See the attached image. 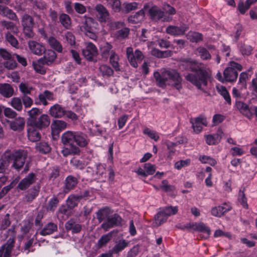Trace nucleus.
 <instances>
[{
    "label": "nucleus",
    "instance_id": "nucleus-13",
    "mask_svg": "<svg viewBox=\"0 0 257 257\" xmlns=\"http://www.w3.org/2000/svg\"><path fill=\"white\" fill-rule=\"evenodd\" d=\"M188 29V26L185 24H183L180 27L169 25L166 28V32L172 36H180L185 34Z\"/></svg>",
    "mask_w": 257,
    "mask_h": 257
},
{
    "label": "nucleus",
    "instance_id": "nucleus-23",
    "mask_svg": "<svg viewBox=\"0 0 257 257\" xmlns=\"http://www.w3.org/2000/svg\"><path fill=\"white\" fill-rule=\"evenodd\" d=\"M236 106L244 115L247 118L251 119L252 116V113L251 111V108H249L248 105L242 101H237L236 102Z\"/></svg>",
    "mask_w": 257,
    "mask_h": 257
},
{
    "label": "nucleus",
    "instance_id": "nucleus-10",
    "mask_svg": "<svg viewBox=\"0 0 257 257\" xmlns=\"http://www.w3.org/2000/svg\"><path fill=\"white\" fill-rule=\"evenodd\" d=\"M94 10L96 12V17L100 23H106L109 21L110 14L107 9L101 4L96 5Z\"/></svg>",
    "mask_w": 257,
    "mask_h": 257
},
{
    "label": "nucleus",
    "instance_id": "nucleus-45",
    "mask_svg": "<svg viewBox=\"0 0 257 257\" xmlns=\"http://www.w3.org/2000/svg\"><path fill=\"white\" fill-rule=\"evenodd\" d=\"M39 192V187L34 186L33 188L29 190L25 196V199L27 202H31L38 195Z\"/></svg>",
    "mask_w": 257,
    "mask_h": 257
},
{
    "label": "nucleus",
    "instance_id": "nucleus-29",
    "mask_svg": "<svg viewBox=\"0 0 257 257\" xmlns=\"http://www.w3.org/2000/svg\"><path fill=\"white\" fill-rule=\"evenodd\" d=\"M57 230V225L54 223L49 222L40 231L39 233L43 236L50 235Z\"/></svg>",
    "mask_w": 257,
    "mask_h": 257
},
{
    "label": "nucleus",
    "instance_id": "nucleus-57",
    "mask_svg": "<svg viewBox=\"0 0 257 257\" xmlns=\"http://www.w3.org/2000/svg\"><path fill=\"white\" fill-rule=\"evenodd\" d=\"M126 55L128 59V60L130 63V64L134 67L137 68L138 66V65L134 61V53L133 52V49L132 47H127L126 48Z\"/></svg>",
    "mask_w": 257,
    "mask_h": 257
},
{
    "label": "nucleus",
    "instance_id": "nucleus-61",
    "mask_svg": "<svg viewBox=\"0 0 257 257\" xmlns=\"http://www.w3.org/2000/svg\"><path fill=\"white\" fill-rule=\"evenodd\" d=\"M6 40L14 47L18 48L19 43L17 39L10 32L6 34Z\"/></svg>",
    "mask_w": 257,
    "mask_h": 257
},
{
    "label": "nucleus",
    "instance_id": "nucleus-59",
    "mask_svg": "<svg viewBox=\"0 0 257 257\" xmlns=\"http://www.w3.org/2000/svg\"><path fill=\"white\" fill-rule=\"evenodd\" d=\"M2 25L7 30H11L14 34H17L19 32L18 28L12 22L4 21L2 22Z\"/></svg>",
    "mask_w": 257,
    "mask_h": 257
},
{
    "label": "nucleus",
    "instance_id": "nucleus-56",
    "mask_svg": "<svg viewBox=\"0 0 257 257\" xmlns=\"http://www.w3.org/2000/svg\"><path fill=\"white\" fill-rule=\"evenodd\" d=\"M12 106L18 111H21L23 108L22 99L20 97H15L11 101Z\"/></svg>",
    "mask_w": 257,
    "mask_h": 257
},
{
    "label": "nucleus",
    "instance_id": "nucleus-11",
    "mask_svg": "<svg viewBox=\"0 0 257 257\" xmlns=\"http://www.w3.org/2000/svg\"><path fill=\"white\" fill-rule=\"evenodd\" d=\"M84 57L90 61H96L98 51L95 46L92 43H87L86 47L82 51Z\"/></svg>",
    "mask_w": 257,
    "mask_h": 257
},
{
    "label": "nucleus",
    "instance_id": "nucleus-39",
    "mask_svg": "<svg viewBox=\"0 0 257 257\" xmlns=\"http://www.w3.org/2000/svg\"><path fill=\"white\" fill-rule=\"evenodd\" d=\"M196 54L203 60H210L211 55L210 52L206 48L203 47H198L195 51Z\"/></svg>",
    "mask_w": 257,
    "mask_h": 257
},
{
    "label": "nucleus",
    "instance_id": "nucleus-48",
    "mask_svg": "<svg viewBox=\"0 0 257 257\" xmlns=\"http://www.w3.org/2000/svg\"><path fill=\"white\" fill-rule=\"evenodd\" d=\"M99 70L104 77H109L113 75V70L109 66L101 65L99 67Z\"/></svg>",
    "mask_w": 257,
    "mask_h": 257
},
{
    "label": "nucleus",
    "instance_id": "nucleus-64",
    "mask_svg": "<svg viewBox=\"0 0 257 257\" xmlns=\"http://www.w3.org/2000/svg\"><path fill=\"white\" fill-rule=\"evenodd\" d=\"M144 134L148 135L151 139L155 141H157L159 139V136L158 134L154 131L151 130L148 127L144 130Z\"/></svg>",
    "mask_w": 257,
    "mask_h": 257
},
{
    "label": "nucleus",
    "instance_id": "nucleus-35",
    "mask_svg": "<svg viewBox=\"0 0 257 257\" xmlns=\"http://www.w3.org/2000/svg\"><path fill=\"white\" fill-rule=\"evenodd\" d=\"M129 244L128 241L125 239H120L116 242L115 244L111 249L112 252L115 254L118 253L123 250Z\"/></svg>",
    "mask_w": 257,
    "mask_h": 257
},
{
    "label": "nucleus",
    "instance_id": "nucleus-1",
    "mask_svg": "<svg viewBox=\"0 0 257 257\" xmlns=\"http://www.w3.org/2000/svg\"><path fill=\"white\" fill-rule=\"evenodd\" d=\"M180 69L190 70L191 72L184 75L185 79L192 84L206 93L205 87L207 85L209 74L203 68L202 64L191 59H182L179 64Z\"/></svg>",
    "mask_w": 257,
    "mask_h": 257
},
{
    "label": "nucleus",
    "instance_id": "nucleus-12",
    "mask_svg": "<svg viewBox=\"0 0 257 257\" xmlns=\"http://www.w3.org/2000/svg\"><path fill=\"white\" fill-rule=\"evenodd\" d=\"M121 220L122 219L120 216L114 214L109 216L107 221L103 223L101 225V228L106 231L110 228L120 225Z\"/></svg>",
    "mask_w": 257,
    "mask_h": 257
},
{
    "label": "nucleus",
    "instance_id": "nucleus-22",
    "mask_svg": "<svg viewBox=\"0 0 257 257\" xmlns=\"http://www.w3.org/2000/svg\"><path fill=\"white\" fill-rule=\"evenodd\" d=\"M29 128H28V137L30 141L33 142L38 141L41 139V135L37 131L38 128L32 126V125H28Z\"/></svg>",
    "mask_w": 257,
    "mask_h": 257
},
{
    "label": "nucleus",
    "instance_id": "nucleus-7",
    "mask_svg": "<svg viewBox=\"0 0 257 257\" xmlns=\"http://www.w3.org/2000/svg\"><path fill=\"white\" fill-rule=\"evenodd\" d=\"M8 235L10 236L9 239L8 240L7 243L3 245L0 249L2 250L3 254L4 257H10L12 249L14 246L15 242V239L16 235V231L15 230V227L12 225L8 230Z\"/></svg>",
    "mask_w": 257,
    "mask_h": 257
},
{
    "label": "nucleus",
    "instance_id": "nucleus-40",
    "mask_svg": "<svg viewBox=\"0 0 257 257\" xmlns=\"http://www.w3.org/2000/svg\"><path fill=\"white\" fill-rule=\"evenodd\" d=\"M112 46L108 43H105L100 48V53L102 58L105 60L107 59L109 56L111 55V51H114L112 50Z\"/></svg>",
    "mask_w": 257,
    "mask_h": 257
},
{
    "label": "nucleus",
    "instance_id": "nucleus-30",
    "mask_svg": "<svg viewBox=\"0 0 257 257\" xmlns=\"http://www.w3.org/2000/svg\"><path fill=\"white\" fill-rule=\"evenodd\" d=\"M28 113L29 116L28 120V124L32 125L41 115L42 111L38 108L34 107L29 110Z\"/></svg>",
    "mask_w": 257,
    "mask_h": 257
},
{
    "label": "nucleus",
    "instance_id": "nucleus-34",
    "mask_svg": "<svg viewBox=\"0 0 257 257\" xmlns=\"http://www.w3.org/2000/svg\"><path fill=\"white\" fill-rule=\"evenodd\" d=\"M80 152L79 148L74 145L69 146V147H64L61 151V153L65 157L70 155H78Z\"/></svg>",
    "mask_w": 257,
    "mask_h": 257
},
{
    "label": "nucleus",
    "instance_id": "nucleus-54",
    "mask_svg": "<svg viewBox=\"0 0 257 257\" xmlns=\"http://www.w3.org/2000/svg\"><path fill=\"white\" fill-rule=\"evenodd\" d=\"M217 88L218 92L220 94V95L223 96L224 99L229 104H230L231 102L230 96L225 87L219 86H217Z\"/></svg>",
    "mask_w": 257,
    "mask_h": 257
},
{
    "label": "nucleus",
    "instance_id": "nucleus-49",
    "mask_svg": "<svg viewBox=\"0 0 257 257\" xmlns=\"http://www.w3.org/2000/svg\"><path fill=\"white\" fill-rule=\"evenodd\" d=\"M119 57L114 51H111L109 61L115 71L120 70L119 65L118 64Z\"/></svg>",
    "mask_w": 257,
    "mask_h": 257
},
{
    "label": "nucleus",
    "instance_id": "nucleus-38",
    "mask_svg": "<svg viewBox=\"0 0 257 257\" xmlns=\"http://www.w3.org/2000/svg\"><path fill=\"white\" fill-rule=\"evenodd\" d=\"M110 209L108 207H105L99 209L96 213V218L99 222H101L105 219H108L110 214Z\"/></svg>",
    "mask_w": 257,
    "mask_h": 257
},
{
    "label": "nucleus",
    "instance_id": "nucleus-51",
    "mask_svg": "<svg viewBox=\"0 0 257 257\" xmlns=\"http://www.w3.org/2000/svg\"><path fill=\"white\" fill-rule=\"evenodd\" d=\"M80 201L77 195H71L67 199V204L70 208L72 209L76 206Z\"/></svg>",
    "mask_w": 257,
    "mask_h": 257
},
{
    "label": "nucleus",
    "instance_id": "nucleus-15",
    "mask_svg": "<svg viewBox=\"0 0 257 257\" xmlns=\"http://www.w3.org/2000/svg\"><path fill=\"white\" fill-rule=\"evenodd\" d=\"M28 44L30 51L35 55L40 56L45 51V47L37 41L31 40L28 42Z\"/></svg>",
    "mask_w": 257,
    "mask_h": 257
},
{
    "label": "nucleus",
    "instance_id": "nucleus-21",
    "mask_svg": "<svg viewBox=\"0 0 257 257\" xmlns=\"http://www.w3.org/2000/svg\"><path fill=\"white\" fill-rule=\"evenodd\" d=\"M81 23V29L85 32L92 31V27L95 24V22L92 18L86 16L82 18Z\"/></svg>",
    "mask_w": 257,
    "mask_h": 257
},
{
    "label": "nucleus",
    "instance_id": "nucleus-14",
    "mask_svg": "<svg viewBox=\"0 0 257 257\" xmlns=\"http://www.w3.org/2000/svg\"><path fill=\"white\" fill-rule=\"evenodd\" d=\"M36 179L37 178L35 174L33 173H30L25 178L21 180L18 185V188L21 190H25L33 184Z\"/></svg>",
    "mask_w": 257,
    "mask_h": 257
},
{
    "label": "nucleus",
    "instance_id": "nucleus-26",
    "mask_svg": "<svg viewBox=\"0 0 257 257\" xmlns=\"http://www.w3.org/2000/svg\"><path fill=\"white\" fill-rule=\"evenodd\" d=\"M66 110L61 105L56 104L50 109V114L54 117H62L65 115Z\"/></svg>",
    "mask_w": 257,
    "mask_h": 257
},
{
    "label": "nucleus",
    "instance_id": "nucleus-32",
    "mask_svg": "<svg viewBox=\"0 0 257 257\" xmlns=\"http://www.w3.org/2000/svg\"><path fill=\"white\" fill-rule=\"evenodd\" d=\"M257 0H246L245 3L242 0H240L237 6V8L241 14H244L250 7L255 3Z\"/></svg>",
    "mask_w": 257,
    "mask_h": 257
},
{
    "label": "nucleus",
    "instance_id": "nucleus-44",
    "mask_svg": "<svg viewBox=\"0 0 257 257\" xmlns=\"http://www.w3.org/2000/svg\"><path fill=\"white\" fill-rule=\"evenodd\" d=\"M167 219L168 217L163 213V211L161 210L155 216V221L153 222V225L154 227H158L165 222Z\"/></svg>",
    "mask_w": 257,
    "mask_h": 257
},
{
    "label": "nucleus",
    "instance_id": "nucleus-8",
    "mask_svg": "<svg viewBox=\"0 0 257 257\" xmlns=\"http://www.w3.org/2000/svg\"><path fill=\"white\" fill-rule=\"evenodd\" d=\"M150 18L154 21L162 20L163 22H170L172 20V17L165 15V13L157 6L151 7L149 10Z\"/></svg>",
    "mask_w": 257,
    "mask_h": 257
},
{
    "label": "nucleus",
    "instance_id": "nucleus-41",
    "mask_svg": "<svg viewBox=\"0 0 257 257\" xmlns=\"http://www.w3.org/2000/svg\"><path fill=\"white\" fill-rule=\"evenodd\" d=\"M24 119L22 117H19L15 120L11 122L10 127L15 131H20L22 130L24 128Z\"/></svg>",
    "mask_w": 257,
    "mask_h": 257
},
{
    "label": "nucleus",
    "instance_id": "nucleus-20",
    "mask_svg": "<svg viewBox=\"0 0 257 257\" xmlns=\"http://www.w3.org/2000/svg\"><path fill=\"white\" fill-rule=\"evenodd\" d=\"M75 134V132L67 131L65 132L61 137L62 143L65 145H74Z\"/></svg>",
    "mask_w": 257,
    "mask_h": 257
},
{
    "label": "nucleus",
    "instance_id": "nucleus-17",
    "mask_svg": "<svg viewBox=\"0 0 257 257\" xmlns=\"http://www.w3.org/2000/svg\"><path fill=\"white\" fill-rule=\"evenodd\" d=\"M50 123V119L47 114H41L32 124V126L39 129L48 127Z\"/></svg>",
    "mask_w": 257,
    "mask_h": 257
},
{
    "label": "nucleus",
    "instance_id": "nucleus-43",
    "mask_svg": "<svg viewBox=\"0 0 257 257\" xmlns=\"http://www.w3.org/2000/svg\"><path fill=\"white\" fill-rule=\"evenodd\" d=\"M53 93L48 90H45L43 93L39 94V103H42L43 105H46L48 103L46 99L51 100H53Z\"/></svg>",
    "mask_w": 257,
    "mask_h": 257
},
{
    "label": "nucleus",
    "instance_id": "nucleus-6",
    "mask_svg": "<svg viewBox=\"0 0 257 257\" xmlns=\"http://www.w3.org/2000/svg\"><path fill=\"white\" fill-rule=\"evenodd\" d=\"M242 66L241 65L231 62L230 66L226 68L223 72L224 78L225 81L232 82L235 81L238 76V71H241Z\"/></svg>",
    "mask_w": 257,
    "mask_h": 257
},
{
    "label": "nucleus",
    "instance_id": "nucleus-9",
    "mask_svg": "<svg viewBox=\"0 0 257 257\" xmlns=\"http://www.w3.org/2000/svg\"><path fill=\"white\" fill-rule=\"evenodd\" d=\"M177 227L182 230L188 229L189 230L198 231L207 233V234H209L210 233L209 228L202 222L198 223L194 222L188 223L186 224L178 225Z\"/></svg>",
    "mask_w": 257,
    "mask_h": 257
},
{
    "label": "nucleus",
    "instance_id": "nucleus-31",
    "mask_svg": "<svg viewBox=\"0 0 257 257\" xmlns=\"http://www.w3.org/2000/svg\"><path fill=\"white\" fill-rule=\"evenodd\" d=\"M230 208L229 206L225 204L224 206H218L213 207L211 209V214L216 217H221L225 212L230 210Z\"/></svg>",
    "mask_w": 257,
    "mask_h": 257
},
{
    "label": "nucleus",
    "instance_id": "nucleus-33",
    "mask_svg": "<svg viewBox=\"0 0 257 257\" xmlns=\"http://www.w3.org/2000/svg\"><path fill=\"white\" fill-rule=\"evenodd\" d=\"M45 54L42 59L44 63L46 65H50L56 58V54L54 51L48 50L45 51Z\"/></svg>",
    "mask_w": 257,
    "mask_h": 257
},
{
    "label": "nucleus",
    "instance_id": "nucleus-46",
    "mask_svg": "<svg viewBox=\"0 0 257 257\" xmlns=\"http://www.w3.org/2000/svg\"><path fill=\"white\" fill-rule=\"evenodd\" d=\"M59 22L66 29H70L71 24V21L70 17L66 14H61L59 17Z\"/></svg>",
    "mask_w": 257,
    "mask_h": 257
},
{
    "label": "nucleus",
    "instance_id": "nucleus-63",
    "mask_svg": "<svg viewBox=\"0 0 257 257\" xmlns=\"http://www.w3.org/2000/svg\"><path fill=\"white\" fill-rule=\"evenodd\" d=\"M239 50L242 55H249L252 50L251 46L244 43L240 44Z\"/></svg>",
    "mask_w": 257,
    "mask_h": 257
},
{
    "label": "nucleus",
    "instance_id": "nucleus-47",
    "mask_svg": "<svg viewBox=\"0 0 257 257\" xmlns=\"http://www.w3.org/2000/svg\"><path fill=\"white\" fill-rule=\"evenodd\" d=\"M37 151L43 154H47L51 150V148L49 145L46 142H41L37 144L36 146Z\"/></svg>",
    "mask_w": 257,
    "mask_h": 257
},
{
    "label": "nucleus",
    "instance_id": "nucleus-19",
    "mask_svg": "<svg viewBox=\"0 0 257 257\" xmlns=\"http://www.w3.org/2000/svg\"><path fill=\"white\" fill-rule=\"evenodd\" d=\"M191 123L192 124L194 131L197 134L199 133L202 131V125L206 126L207 124L206 119L202 117H197L195 118L194 120L191 119Z\"/></svg>",
    "mask_w": 257,
    "mask_h": 257
},
{
    "label": "nucleus",
    "instance_id": "nucleus-5",
    "mask_svg": "<svg viewBox=\"0 0 257 257\" xmlns=\"http://www.w3.org/2000/svg\"><path fill=\"white\" fill-rule=\"evenodd\" d=\"M108 25L112 30L117 31L114 34L115 37L118 40H122L127 38L130 34V29L125 27V24L122 22H110Z\"/></svg>",
    "mask_w": 257,
    "mask_h": 257
},
{
    "label": "nucleus",
    "instance_id": "nucleus-55",
    "mask_svg": "<svg viewBox=\"0 0 257 257\" xmlns=\"http://www.w3.org/2000/svg\"><path fill=\"white\" fill-rule=\"evenodd\" d=\"M187 38L192 42L197 43L202 40V35L201 34L197 32H190L187 34Z\"/></svg>",
    "mask_w": 257,
    "mask_h": 257
},
{
    "label": "nucleus",
    "instance_id": "nucleus-16",
    "mask_svg": "<svg viewBox=\"0 0 257 257\" xmlns=\"http://www.w3.org/2000/svg\"><path fill=\"white\" fill-rule=\"evenodd\" d=\"M67 123L63 120H56L51 124L52 134L53 138L56 139L58 137L59 132L66 127Z\"/></svg>",
    "mask_w": 257,
    "mask_h": 257
},
{
    "label": "nucleus",
    "instance_id": "nucleus-27",
    "mask_svg": "<svg viewBox=\"0 0 257 257\" xmlns=\"http://www.w3.org/2000/svg\"><path fill=\"white\" fill-rule=\"evenodd\" d=\"M14 93V90L11 85L8 83L0 85V94L6 98L11 97Z\"/></svg>",
    "mask_w": 257,
    "mask_h": 257
},
{
    "label": "nucleus",
    "instance_id": "nucleus-25",
    "mask_svg": "<svg viewBox=\"0 0 257 257\" xmlns=\"http://www.w3.org/2000/svg\"><path fill=\"white\" fill-rule=\"evenodd\" d=\"M65 227L67 231H71L72 233H77L82 229L81 225L73 219L67 221L65 224Z\"/></svg>",
    "mask_w": 257,
    "mask_h": 257
},
{
    "label": "nucleus",
    "instance_id": "nucleus-52",
    "mask_svg": "<svg viewBox=\"0 0 257 257\" xmlns=\"http://www.w3.org/2000/svg\"><path fill=\"white\" fill-rule=\"evenodd\" d=\"M112 232L108 233L107 234L102 235L100 238L98 240L97 245L98 248H101L104 246L108 241L111 239L112 237Z\"/></svg>",
    "mask_w": 257,
    "mask_h": 257
},
{
    "label": "nucleus",
    "instance_id": "nucleus-42",
    "mask_svg": "<svg viewBox=\"0 0 257 257\" xmlns=\"http://www.w3.org/2000/svg\"><path fill=\"white\" fill-rule=\"evenodd\" d=\"M144 17V11L143 10H141L134 15L130 16L128 18V21L133 24H137L143 21Z\"/></svg>",
    "mask_w": 257,
    "mask_h": 257
},
{
    "label": "nucleus",
    "instance_id": "nucleus-28",
    "mask_svg": "<svg viewBox=\"0 0 257 257\" xmlns=\"http://www.w3.org/2000/svg\"><path fill=\"white\" fill-rule=\"evenodd\" d=\"M0 14L7 17L10 20L19 21L16 14L7 7L0 5Z\"/></svg>",
    "mask_w": 257,
    "mask_h": 257
},
{
    "label": "nucleus",
    "instance_id": "nucleus-62",
    "mask_svg": "<svg viewBox=\"0 0 257 257\" xmlns=\"http://www.w3.org/2000/svg\"><path fill=\"white\" fill-rule=\"evenodd\" d=\"M166 216L168 218L169 216L175 214L178 212V208L176 206L173 207L172 206H170L168 207H166L162 209Z\"/></svg>",
    "mask_w": 257,
    "mask_h": 257
},
{
    "label": "nucleus",
    "instance_id": "nucleus-2",
    "mask_svg": "<svg viewBox=\"0 0 257 257\" xmlns=\"http://www.w3.org/2000/svg\"><path fill=\"white\" fill-rule=\"evenodd\" d=\"M27 152L18 150L14 152L6 151L0 158V173H6L9 171L10 163L13 161L12 167L19 171L24 166L27 158Z\"/></svg>",
    "mask_w": 257,
    "mask_h": 257
},
{
    "label": "nucleus",
    "instance_id": "nucleus-58",
    "mask_svg": "<svg viewBox=\"0 0 257 257\" xmlns=\"http://www.w3.org/2000/svg\"><path fill=\"white\" fill-rule=\"evenodd\" d=\"M108 5L112 9V11L115 13L120 12L121 10V4L119 0H107Z\"/></svg>",
    "mask_w": 257,
    "mask_h": 257
},
{
    "label": "nucleus",
    "instance_id": "nucleus-24",
    "mask_svg": "<svg viewBox=\"0 0 257 257\" xmlns=\"http://www.w3.org/2000/svg\"><path fill=\"white\" fill-rule=\"evenodd\" d=\"M78 183L76 178L72 176H68L65 180V185L64 187V192L68 193L71 190L74 189Z\"/></svg>",
    "mask_w": 257,
    "mask_h": 257
},
{
    "label": "nucleus",
    "instance_id": "nucleus-36",
    "mask_svg": "<svg viewBox=\"0 0 257 257\" xmlns=\"http://www.w3.org/2000/svg\"><path fill=\"white\" fill-rule=\"evenodd\" d=\"M74 142L80 147H84L88 144L86 135L81 132H76Z\"/></svg>",
    "mask_w": 257,
    "mask_h": 257
},
{
    "label": "nucleus",
    "instance_id": "nucleus-3",
    "mask_svg": "<svg viewBox=\"0 0 257 257\" xmlns=\"http://www.w3.org/2000/svg\"><path fill=\"white\" fill-rule=\"evenodd\" d=\"M154 76L159 87L165 88L168 85L175 87L178 90L182 88V78L175 70H164L161 73L155 72Z\"/></svg>",
    "mask_w": 257,
    "mask_h": 257
},
{
    "label": "nucleus",
    "instance_id": "nucleus-60",
    "mask_svg": "<svg viewBox=\"0 0 257 257\" xmlns=\"http://www.w3.org/2000/svg\"><path fill=\"white\" fill-rule=\"evenodd\" d=\"M32 225L33 223L29 220H25L22 222L21 227V232L22 233V236L26 235L30 231Z\"/></svg>",
    "mask_w": 257,
    "mask_h": 257
},
{
    "label": "nucleus",
    "instance_id": "nucleus-4",
    "mask_svg": "<svg viewBox=\"0 0 257 257\" xmlns=\"http://www.w3.org/2000/svg\"><path fill=\"white\" fill-rule=\"evenodd\" d=\"M34 19L28 14H24L21 18V25L23 28L25 36L27 38H32L34 36L33 28L34 26Z\"/></svg>",
    "mask_w": 257,
    "mask_h": 257
},
{
    "label": "nucleus",
    "instance_id": "nucleus-37",
    "mask_svg": "<svg viewBox=\"0 0 257 257\" xmlns=\"http://www.w3.org/2000/svg\"><path fill=\"white\" fill-rule=\"evenodd\" d=\"M48 43L51 48L59 53L62 52L63 47L60 42L54 37H50L48 39Z\"/></svg>",
    "mask_w": 257,
    "mask_h": 257
},
{
    "label": "nucleus",
    "instance_id": "nucleus-53",
    "mask_svg": "<svg viewBox=\"0 0 257 257\" xmlns=\"http://www.w3.org/2000/svg\"><path fill=\"white\" fill-rule=\"evenodd\" d=\"M45 65L42 59H39L36 62H33V65L35 71L40 74H44L46 73V70L43 67Z\"/></svg>",
    "mask_w": 257,
    "mask_h": 257
},
{
    "label": "nucleus",
    "instance_id": "nucleus-18",
    "mask_svg": "<svg viewBox=\"0 0 257 257\" xmlns=\"http://www.w3.org/2000/svg\"><path fill=\"white\" fill-rule=\"evenodd\" d=\"M223 132L221 129L218 130L216 133L205 136L206 142L209 145H214L219 143L222 139Z\"/></svg>",
    "mask_w": 257,
    "mask_h": 257
},
{
    "label": "nucleus",
    "instance_id": "nucleus-50",
    "mask_svg": "<svg viewBox=\"0 0 257 257\" xmlns=\"http://www.w3.org/2000/svg\"><path fill=\"white\" fill-rule=\"evenodd\" d=\"M165 144L168 150V154L167 155L168 159L171 160L172 159L173 156H174L176 149L175 147L177 145V143H173L170 141H167Z\"/></svg>",
    "mask_w": 257,
    "mask_h": 257
}]
</instances>
